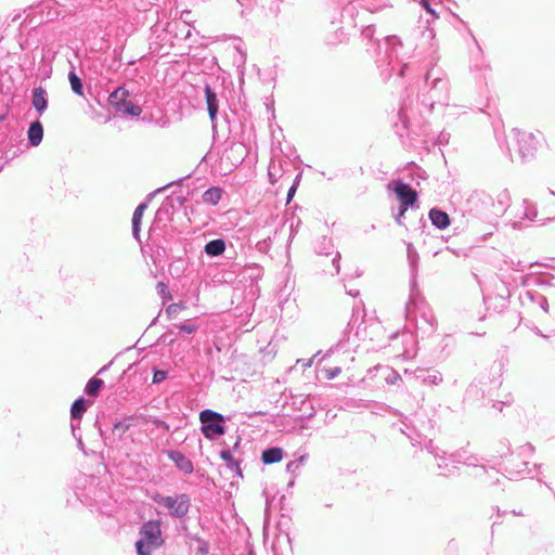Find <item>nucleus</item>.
Instances as JSON below:
<instances>
[{"instance_id": "4", "label": "nucleus", "mask_w": 555, "mask_h": 555, "mask_svg": "<svg viewBox=\"0 0 555 555\" xmlns=\"http://www.w3.org/2000/svg\"><path fill=\"white\" fill-rule=\"evenodd\" d=\"M392 190L397 195L400 203V211L398 219L403 217L408 208L414 205L417 201V192L413 190L409 184L403 182H395Z\"/></svg>"}, {"instance_id": "13", "label": "nucleus", "mask_w": 555, "mask_h": 555, "mask_svg": "<svg viewBox=\"0 0 555 555\" xmlns=\"http://www.w3.org/2000/svg\"><path fill=\"white\" fill-rule=\"evenodd\" d=\"M146 209V204H140L134 212H133V216H132V231H133V235L135 237L139 236V232H140V224H141V221H142V217H143V214Z\"/></svg>"}, {"instance_id": "6", "label": "nucleus", "mask_w": 555, "mask_h": 555, "mask_svg": "<svg viewBox=\"0 0 555 555\" xmlns=\"http://www.w3.org/2000/svg\"><path fill=\"white\" fill-rule=\"evenodd\" d=\"M205 96L209 117L211 120H214L218 113V101L216 93L209 86L205 87Z\"/></svg>"}, {"instance_id": "18", "label": "nucleus", "mask_w": 555, "mask_h": 555, "mask_svg": "<svg viewBox=\"0 0 555 555\" xmlns=\"http://www.w3.org/2000/svg\"><path fill=\"white\" fill-rule=\"evenodd\" d=\"M68 80H69V83H70V88L72 90L78 94V95H82L83 94V87H82V82L80 80V78L76 75L75 72H70L68 74Z\"/></svg>"}, {"instance_id": "15", "label": "nucleus", "mask_w": 555, "mask_h": 555, "mask_svg": "<svg viewBox=\"0 0 555 555\" xmlns=\"http://www.w3.org/2000/svg\"><path fill=\"white\" fill-rule=\"evenodd\" d=\"M87 410V404L83 398L77 399L74 401L70 410V415L75 420H79L82 417L83 413Z\"/></svg>"}, {"instance_id": "17", "label": "nucleus", "mask_w": 555, "mask_h": 555, "mask_svg": "<svg viewBox=\"0 0 555 555\" xmlns=\"http://www.w3.org/2000/svg\"><path fill=\"white\" fill-rule=\"evenodd\" d=\"M104 382L101 378H92L88 382L86 386V392L89 396L95 397L98 396L99 391L103 387Z\"/></svg>"}, {"instance_id": "23", "label": "nucleus", "mask_w": 555, "mask_h": 555, "mask_svg": "<svg viewBox=\"0 0 555 555\" xmlns=\"http://www.w3.org/2000/svg\"><path fill=\"white\" fill-rule=\"evenodd\" d=\"M129 429V425L126 423H116L114 425V433H118L119 436H122Z\"/></svg>"}, {"instance_id": "16", "label": "nucleus", "mask_w": 555, "mask_h": 555, "mask_svg": "<svg viewBox=\"0 0 555 555\" xmlns=\"http://www.w3.org/2000/svg\"><path fill=\"white\" fill-rule=\"evenodd\" d=\"M221 198V190L219 188H211L203 194V201L207 204L216 205Z\"/></svg>"}, {"instance_id": "7", "label": "nucleus", "mask_w": 555, "mask_h": 555, "mask_svg": "<svg viewBox=\"0 0 555 555\" xmlns=\"http://www.w3.org/2000/svg\"><path fill=\"white\" fill-rule=\"evenodd\" d=\"M429 218L434 225L439 229H446L450 224L449 215L442 210L433 208L429 211Z\"/></svg>"}, {"instance_id": "8", "label": "nucleus", "mask_w": 555, "mask_h": 555, "mask_svg": "<svg viewBox=\"0 0 555 555\" xmlns=\"http://www.w3.org/2000/svg\"><path fill=\"white\" fill-rule=\"evenodd\" d=\"M202 433L207 439H216L219 436H222L225 433V428L222 423H211L202 426Z\"/></svg>"}, {"instance_id": "28", "label": "nucleus", "mask_w": 555, "mask_h": 555, "mask_svg": "<svg viewBox=\"0 0 555 555\" xmlns=\"http://www.w3.org/2000/svg\"><path fill=\"white\" fill-rule=\"evenodd\" d=\"M524 139H525V140H526V139L531 140V139H532V137H531V135H527V137H525Z\"/></svg>"}, {"instance_id": "22", "label": "nucleus", "mask_w": 555, "mask_h": 555, "mask_svg": "<svg viewBox=\"0 0 555 555\" xmlns=\"http://www.w3.org/2000/svg\"><path fill=\"white\" fill-rule=\"evenodd\" d=\"M323 374L326 379H333L340 374V369L338 366L323 367Z\"/></svg>"}, {"instance_id": "25", "label": "nucleus", "mask_w": 555, "mask_h": 555, "mask_svg": "<svg viewBox=\"0 0 555 555\" xmlns=\"http://www.w3.org/2000/svg\"><path fill=\"white\" fill-rule=\"evenodd\" d=\"M421 4L423 5V8L428 12L430 13L431 15L436 16V12L434 11V9L430 7L428 0H421Z\"/></svg>"}, {"instance_id": "14", "label": "nucleus", "mask_w": 555, "mask_h": 555, "mask_svg": "<svg viewBox=\"0 0 555 555\" xmlns=\"http://www.w3.org/2000/svg\"><path fill=\"white\" fill-rule=\"evenodd\" d=\"M199 421L203 425L211 424V423H223L224 418L221 414L214 412L211 410H204L199 413Z\"/></svg>"}, {"instance_id": "9", "label": "nucleus", "mask_w": 555, "mask_h": 555, "mask_svg": "<svg viewBox=\"0 0 555 555\" xmlns=\"http://www.w3.org/2000/svg\"><path fill=\"white\" fill-rule=\"evenodd\" d=\"M43 138V127L40 121H34L28 129V139L33 146H38Z\"/></svg>"}, {"instance_id": "12", "label": "nucleus", "mask_w": 555, "mask_h": 555, "mask_svg": "<svg viewBox=\"0 0 555 555\" xmlns=\"http://www.w3.org/2000/svg\"><path fill=\"white\" fill-rule=\"evenodd\" d=\"M225 249V243L223 240H214L205 245V253L209 256H219Z\"/></svg>"}, {"instance_id": "24", "label": "nucleus", "mask_w": 555, "mask_h": 555, "mask_svg": "<svg viewBox=\"0 0 555 555\" xmlns=\"http://www.w3.org/2000/svg\"><path fill=\"white\" fill-rule=\"evenodd\" d=\"M167 377L166 371H155L153 375V382L154 383H160Z\"/></svg>"}, {"instance_id": "2", "label": "nucleus", "mask_w": 555, "mask_h": 555, "mask_svg": "<svg viewBox=\"0 0 555 555\" xmlns=\"http://www.w3.org/2000/svg\"><path fill=\"white\" fill-rule=\"evenodd\" d=\"M129 96L130 92L126 88L118 87L108 95L107 102L117 113L139 117L142 114V108L129 101Z\"/></svg>"}, {"instance_id": "3", "label": "nucleus", "mask_w": 555, "mask_h": 555, "mask_svg": "<svg viewBox=\"0 0 555 555\" xmlns=\"http://www.w3.org/2000/svg\"><path fill=\"white\" fill-rule=\"evenodd\" d=\"M153 500L168 508L169 514L175 517H183L189 512L190 500L185 494H176L173 496H165L162 494H155Z\"/></svg>"}, {"instance_id": "10", "label": "nucleus", "mask_w": 555, "mask_h": 555, "mask_svg": "<svg viewBox=\"0 0 555 555\" xmlns=\"http://www.w3.org/2000/svg\"><path fill=\"white\" fill-rule=\"evenodd\" d=\"M44 94H46V91L42 87H38V88L34 89V91H33L31 104L35 107V109L38 111L39 113H42L47 108V105H48V101H47Z\"/></svg>"}, {"instance_id": "11", "label": "nucleus", "mask_w": 555, "mask_h": 555, "mask_svg": "<svg viewBox=\"0 0 555 555\" xmlns=\"http://www.w3.org/2000/svg\"><path fill=\"white\" fill-rule=\"evenodd\" d=\"M283 459V450L281 448H270L262 452L261 460L264 464L279 463Z\"/></svg>"}, {"instance_id": "20", "label": "nucleus", "mask_w": 555, "mask_h": 555, "mask_svg": "<svg viewBox=\"0 0 555 555\" xmlns=\"http://www.w3.org/2000/svg\"><path fill=\"white\" fill-rule=\"evenodd\" d=\"M185 309V306L180 304V302H177V304H171L167 307L166 309V314L169 319H176L178 318V315L180 314V312L182 310Z\"/></svg>"}, {"instance_id": "19", "label": "nucleus", "mask_w": 555, "mask_h": 555, "mask_svg": "<svg viewBox=\"0 0 555 555\" xmlns=\"http://www.w3.org/2000/svg\"><path fill=\"white\" fill-rule=\"evenodd\" d=\"M221 457L228 463L229 467L231 469H234L240 476H242V472H241V468H240V464L237 461H235L231 454L230 451H222L221 452Z\"/></svg>"}, {"instance_id": "26", "label": "nucleus", "mask_w": 555, "mask_h": 555, "mask_svg": "<svg viewBox=\"0 0 555 555\" xmlns=\"http://www.w3.org/2000/svg\"><path fill=\"white\" fill-rule=\"evenodd\" d=\"M179 328L188 334H191L195 331V326L192 324L189 325H180Z\"/></svg>"}, {"instance_id": "5", "label": "nucleus", "mask_w": 555, "mask_h": 555, "mask_svg": "<svg viewBox=\"0 0 555 555\" xmlns=\"http://www.w3.org/2000/svg\"><path fill=\"white\" fill-rule=\"evenodd\" d=\"M168 456L184 474H191L193 472L194 467L192 462L183 453L179 451H170Z\"/></svg>"}, {"instance_id": "1", "label": "nucleus", "mask_w": 555, "mask_h": 555, "mask_svg": "<svg viewBox=\"0 0 555 555\" xmlns=\"http://www.w3.org/2000/svg\"><path fill=\"white\" fill-rule=\"evenodd\" d=\"M141 539L137 541L135 548L139 555L151 553L163 544L159 521H147L140 530Z\"/></svg>"}, {"instance_id": "21", "label": "nucleus", "mask_w": 555, "mask_h": 555, "mask_svg": "<svg viewBox=\"0 0 555 555\" xmlns=\"http://www.w3.org/2000/svg\"><path fill=\"white\" fill-rule=\"evenodd\" d=\"M156 289L163 299L170 300L172 298L168 286L164 282H158L156 285Z\"/></svg>"}, {"instance_id": "27", "label": "nucleus", "mask_w": 555, "mask_h": 555, "mask_svg": "<svg viewBox=\"0 0 555 555\" xmlns=\"http://www.w3.org/2000/svg\"><path fill=\"white\" fill-rule=\"evenodd\" d=\"M295 191H296L295 186H292V188L289 189L288 194H287V203H289V202H291V199H292V197H293V195H294Z\"/></svg>"}]
</instances>
